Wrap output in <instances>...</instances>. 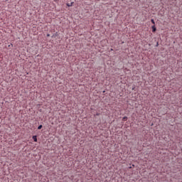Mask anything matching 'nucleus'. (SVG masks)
I'll list each match as a JSON object with an SVG mask.
<instances>
[{
  "label": "nucleus",
  "instance_id": "nucleus-4",
  "mask_svg": "<svg viewBox=\"0 0 182 182\" xmlns=\"http://www.w3.org/2000/svg\"><path fill=\"white\" fill-rule=\"evenodd\" d=\"M151 23H153V25H156V22H154V19H151Z\"/></svg>",
  "mask_w": 182,
  "mask_h": 182
},
{
  "label": "nucleus",
  "instance_id": "nucleus-3",
  "mask_svg": "<svg viewBox=\"0 0 182 182\" xmlns=\"http://www.w3.org/2000/svg\"><path fill=\"white\" fill-rule=\"evenodd\" d=\"M67 6H68V7L73 6V2H72L70 4L68 3Z\"/></svg>",
  "mask_w": 182,
  "mask_h": 182
},
{
  "label": "nucleus",
  "instance_id": "nucleus-1",
  "mask_svg": "<svg viewBox=\"0 0 182 182\" xmlns=\"http://www.w3.org/2000/svg\"><path fill=\"white\" fill-rule=\"evenodd\" d=\"M156 26L154 25V26H152V32H156Z\"/></svg>",
  "mask_w": 182,
  "mask_h": 182
},
{
  "label": "nucleus",
  "instance_id": "nucleus-6",
  "mask_svg": "<svg viewBox=\"0 0 182 182\" xmlns=\"http://www.w3.org/2000/svg\"><path fill=\"white\" fill-rule=\"evenodd\" d=\"M42 127H43V126H42V125H40V126L38 127V130H41V129H42Z\"/></svg>",
  "mask_w": 182,
  "mask_h": 182
},
{
  "label": "nucleus",
  "instance_id": "nucleus-5",
  "mask_svg": "<svg viewBox=\"0 0 182 182\" xmlns=\"http://www.w3.org/2000/svg\"><path fill=\"white\" fill-rule=\"evenodd\" d=\"M122 120H123L124 122H126V121L127 120V117H124L122 118Z\"/></svg>",
  "mask_w": 182,
  "mask_h": 182
},
{
  "label": "nucleus",
  "instance_id": "nucleus-7",
  "mask_svg": "<svg viewBox=\"0 0 182 182\" xmlns=\"http://www.w3.org/2000/svg\"><path fill=\"white\" fill-rule=\"evenodd\" d=\"M47 36H50V34H47Z\"/></svg>",
  "mask_w": 182,
  "mask_h": 182
},
{
  "label": "nucleus",
  "instance_id": "nucleus-8",
  "mask_svg": "<svg viewBox=\"0 0 182 182\" xmlns=\"http://www.w3.org/2000/svg\"><path fill=\"white\" fill-rule=\"evenodd\" d=\"M97 116H99V114H97Z\"/></svg>",
  "mask_w": 182,
  "mask_h": 182
},
{
  "label": "nucleus",
  "instance_id": "nucleus-2",
  "mask_svg": "<svg viewBox=\"0 0 182 182\" xmlns=\"http://www.w3.org/2000/svg\"><path fill=\"white\" fill-rule=\"evenodd\" d=\"M33 140L36 142L38 141V138L36 137V136H33Z\"/></svg>",
  "mask_w": 182,
  "mask_h": 182
}]
</instances>
